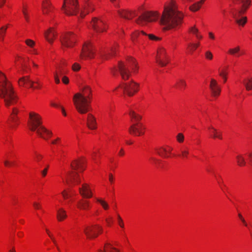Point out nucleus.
Returning <instances> with one entry per match:
<instances>
[{
    "label": "nucleus",
    "instance_id": "obj_1",
    "mask_svg": "<svg viewBox=\"0 0 252 252\" xmlns=\"http://www.w3.org/2000/svg\"><path fill=\"white\" fill-rule=\"evenodd\" d=\"M184 17L185 14L179 10L176 1L170 0L164 5L160 23L165 26V30L177 29L182 26Z\"/></svg>",
    "mask_w": 252,
    "mask_h": 252
},
{
    "label": "nucleus",
    "instance_id": "obj_2",
    "mask_svg": "<svg viewBox=\"0 0 252 252\" xmlns=\"http://www.w3.org/2000/svg\"><path fill=\"white\" fill-rule=\"evenodd\" d=\"M92 99L91 89L89 86H86L80 92L74 94L72 101L78 112L84 114L90 111Z\"/></svg>",
    "mask_w": 252,
    "mask_h": 252
},
{
    "label": "nucleus",
    "instance_id": "obj_3",
    "mask_svg": "<svg viewBox=\"0 0 252 252\" xmlns=\"http://www.w3.org/2000/svg\"><path fill=\"white\" fill-rule=\"evenodd\" d=\"M0 97L4 99L5 105L7 107L16 104L18 100L11 84L8 81L5 74L1 71H0Z\"/></svg>",
    "mask_w": 252,
    "mask_h": 252
},
{
    "label": "nucleus",
    "instance_id": "obj_4",
    "mask_svg": "<svg viewBox=\"0 0 252 252\" xmlns=\"http://www.w3.org/2000/svg\"><path fill=\"white\" fill-rule=\"evenodd\" d=\"M118 68L123 80H127L131 74H136L138 72L139 66L136 59L131 57L126 59V62H119Z\"/></svg>",
    "mask_w": 252,
    "mask_h": 252
},
{
    "label": "nucleus",
    "instance_id": "obj_5",
    "mask_svg": "<svg viewBox=\"0 0 252 252\" xmlns=\"http://www.w3.org/2000/svg\"><path fill=\"white\" fill-rule=\"evenodd\" d=\"M78 39V35L71 31L63 32L60 37V42L63 50L71 49L76 46Z\"/></svg>",
    "mask_w": 252,
    "mask_h": 252
},
{
    "label": "nucleus",
    "instance_id": "obj_6",
    "mask_svg": "<svg viewBox=\"0 0 252 252\" xmlns=\"http://www.w3.org/2000/svg\"><path fill=\"white\" fill-rule=\"evenodd\" d=\"M96 50L93 43L90 40H87L82 46L79 55V60L81 61L91 60L94 58Z\"/></svg>",
    "mask_w": 252,
    "mask_h": 252
},
{
    "label": "nucleus",
    "instance_id": "obj_7",
    "mask_svg": "<svg viewBox=\"0 0 252 252\" xmlns=\"http://www.w3.org/2000/svg\"><path fill=\"white\" fill-rule=\"evenodd\" d=\"M87 26L89 29L93 30L98 33L106 32L108 29V26L105 21L101 18L95 17L92 18Z\"/></svg>",
    "mask_w": 252,
    "mask_h": 252
},
{
    "label": "nucleus",
    "instance_id": "obj_8",
    "mask_svg": "<svg viewBox=\"0 0 252 252\" xmlns=\"http://www.w3.org/2000/svg\"><path fill=\"white\" fill-rule=\"evenodd\" d=\"M78 0H63L62 11L65 15L73 16L77 14L79 11Z\"/></svg>",
    "mask_w": 252,
    "mask_h": 252
},
{
    "label": "nucleus",
    "instance_id": "obj_9",
    "mask_svg": "<svg viewBox=\"0 0 252 252\" xmlns=\"http://www.w3.org/2000/svg\"><path fill=\"white\" fill-rule=\"evenodd\" d=\"M103 228L98 224H94L86 226L84 229V233L87 239L93 240L101 234Z\"/></svg>",
    "mask_w": 252,
    "mask_h": 252
},
{
    "label": "nucleus",
    "instance_id": "obj_10",
    "mask_svg": "<svg viewBox=\"0 0 252 252\" xmlns=\"http://www.w3.org/2000/svg\"><path fill=\"white\" fill-rule=\"evenodd\" d=\"M159 15L158 11H148L139 16L136 19V23L140 25H144L146 22H155L158 20Z\"/></svg>",
    "mask_w": 252,
    "mask_h": 252
},
{
    "label": "nucleus",
    "instance_id": "obj_11",
    "mask_svg": "<svg viewBox=\"0 0 252 252\" xmlns=\"http://www.w3.org/2000/svg\"><path fill=\"white\" fill-rule=\"evenodd\" d=\"M42 117L38 113L32 111L29 113L28 126L31 130L34 131L42 126Z\"/></svg>",
    "mask_w": 252,
    "mask_h": 252
},
{
    "label": "nucleus",
    "instance_id": "obj_12",
    "mask_svg": "<svg viewBox=\"0 0 252 252\" xmlns=\"http://www.w3.org/2000/svg\"><path fill=\"white\" fill-rule=\"evenodd\" d=\"M144 35H146V33L144 31H135L130 35V40L133 45L140 51H143L146 48V44L140 41L141 36Z\"/></svg>",
    "mask_w": 252,
    "mask_h": 252
},
{
    "label": "nucleus",
    "instance_id": "obj_13",
    "mask_svg": "<svg viewBox=\"0 0 252 252\" xmlns=\"http://www.w3.org/2000/svg\"><path fill=\"white\" fill-rule=\"evenodd\" d=\"M208 87L211 97L214 99L218 98L221 92V88L218 81L214 78H210Z\"/></svg>",
    "mask_w": 252,
    "mask_h": 252
},
{
    "label": "nucleus",
    "instance_id": "obj_14",
    "mask_svg": "<svg viewBox=\"0 0 252 252\" xmlns=\"http://www.w3.org/2000/svg\"><path fill=\"white\" fill-rule=\"evenodd\" d=\"M170 61V58L166 49L162 47L157 50L156 62L161 66H166Z\"/></svg>",
    "mask_w": 252,
    "mask_h": 252
},
{
    "label": "nucleus",
    "instance_id": "obj_15",
    "mask_svg": "<svg viewBox=\"0 0 252 252\" xmlns=\"http://www.w3.org/2000/svg\"><path fill=\"white\" fill-rule=\"evenodd\" d=\"M140 90V85L134 81L124 83V94L131 97L136 94Z\"/></svg>",
    "mask_w": 252,
    "mask_h": 252
},
{
    "label": "nucleus",
    "instance_id": "obj_16",
    "mask_svg": "<svg viewBox=\"0 0 252 252\" xmlns=\"http://www.w3.org/2000/svg\"><path fill=\"white\" fill-rule=\"evenodd\" d=\"M146 126L141 123H133L128 128V132L134 136H142L146 131Z\"/></svg>",
    "mask_w": 252,
    "mask_h": 252
},
{
    "label": "nucleus",
    "instance_id": "obj_17",
    "mask_svg": "<svg viewBox=\"0 0 252 252\" xmlns=\"http://www.w3.org/2000/svg\"><path fill=\"white\" fill-rule=\"evenodd\" d=\"M93 185L86 183H83L79 188V192L84 198H91L94 196Z\"/></svg>",
    "mask_w": 252,
    "mask_h": 252
},
{
    "label": "nucleus",
    "instance_id": "obj_18",
    "mask_svg": "<svg viewBox=\"0 0 252 252\" xmlns=\"http://www.w3.org/2000/svg\"><path fill=\"white\" fill-rule=\"evenodd\" d=\"M117 13L120 17L127 20L133 19L138 14L137 10L130 9H119Z\"/></svg>",
    "mask_w": 252,
    "mask_h": 252
},
{
    "label": "nucleus",
    "instance_id": "obj_19",
    "mask_svg": "<svg viewBox=\"0 0 252 252\" xmlns=\"http://www.w3.org/2000/svg\"><path fill=\"white\" fill-rule=\"evenodd\" d=\"M173 148L169 145H164L159 147L157 150V154L165 158H171L175 155L172 154Z\"/></svg>",
    "mask_w": 252,
    "mask_h": 252
},
{
    "label": "nucleus",
    "instance_id": "obj_20",
    "mask_svg": "<svg viewBox=\"0 0 252 252\" xmlns=\"http://www.w3.org/2000/svg\"><path fill=\"white\" fill-rule=\"evenodd\" d=\"M29 58L24 55H17L15 58L14 63L17 66H19L23 70L26 71L29 68Z\"/></svg>",
    "mask_w": 252,
    "mask_h": 252
},
{
    "label": "nucleus",
    "instance_id": "obj_21",
    "mask_svg": "<svg viewBox=\"0 0 252 252\" xmlns=\"http://www.w3.org/2000/svg\"><path fill=\"white\" fill-rule=\"evenodd\" d=\"M70 166L73 170L83 172L86 168V160L84 158L75 159L72 161Z\"/></svg>",
    "mask_w": 252,
    "mask_h": 252
},
{
    "label": "nucleus",
    "instance_id": "obj_22",
    "mask_svg": "<svg viewBox=\"0 0 252 252\" xmlns=\"http://www.w3.org/2000/svg\"><path fill=\"white\" fill-rule=\"evenodd\" d=\"M46 40L50 44H52L58 36V32L55 27H50L44 33Z\"/></svg>",
    "mask_w": 252,
    "mask_h": 252
},
{
    "label": "nucleus",
    "instance_id": "obj_23",
    "mask_svg": "<svg viewBox=\"0 0 252 252\" xmlns=\"http://www.w3.org/2000/svg\"><path fill=\"white\" fill-rule=\"evenodd\" d=\"M94 10V6L90 0H85L82 6L80 15L82 18L84 17L86 14Z\"/></svg>",
    "mask_w": 252,
    "mask_h": 252
},
{
    "label": "nucleus",
    "instance_id": "obj_24",
    "mask_svg": "<svg viewBox=\"0 0 252 252\" xmlns=\"http://www.w3.org/2000/svg\"><path fill=\"white\" fill-rule=\"evenodd\" d=\"M41 9L43 15H49L53 12L54 7L50 0H42Z\"/></svg>",
    "mask_w": 252,
    "mask_h": 252
},
{
    "label": "nucleus",
    "instance_id": "obj_25",
    "mask_svg": "<svg viewBox=\"0 0 252 252\" xmlns=\"http://www.w3.org/2000/svg\"><path fill=\"white\" fill-rule=\"evenodd\" d=\"M36 130L38 135L45 140H49L53 135L52 131L43 126L39 127Z\"/></svg>",
    "mask_w": 252,
    "mask_h": 252
},
{
    "label": "nucleus",
    "instance_id": "obj_26",
    "mask_svg": "<svg viewBox=\"0 0 252 252\" xmlns=\"http://www.w3.org/2000/svg\"><path fill=\"white\" fill-rule=\"evenodd\" d=\"M207 131L209 137L213 139L222 140L223 139L222 131L210 126L208 127Z\"/></svg>",
    "mask_w": 252,
    "mask_h": 252
},
{
    "label": "nucleus",
    "instance_id": "obj_27",
    "mask_svg": "<svg viewBox=\"0 0 252 252\" xmlns=\"http://www.w3.org/2000/svg\"><path fill=\"white\" fill-rule=\"evenodd\" d=\"M63 180H65L67 184L72 182L78 184L81 182V177L75 172H68Z\"/></svg>",
    "mask_w": 252,
    "mask_h": 252
},
{
    "label": "nucleus",
    "instance_id": "obj_28",
    "mask_svg": "<svg viewBox=\"0 0 252 252\" xmlns=\"http://www.w3.org/2000/svg\"><path fill=\"white\" fill-rule=\"evenodd\" d=\"M98 252H120V250L115 244L106 242L104 244L103 248L99 249Z\"/></svg>",
    "mask_w": 252,
    "mask_h": 252
},
{
    "label": "nucleus",
    "instance_id": "obj_29",
    "mask_svg": "<svg viewBox=\"0 0 252 252\" xmlns=\"http://www.w3.org/2000/svg\"><path fill=\"white\" fill-rule=\"evenodd\" d=\"M232 1L237 4H241V8L239 10V13L240 14H243L246 12L251 5V0H231Z\"/></svg>",
    "mask_w": 252,
    "mask_h": 252
},
{
    "label": "nucleus",
    "instance_id": "obj_30",
    "mask_svg": "<svg viewBox=\"0 0 252 252\" xmlns=\"http://www.w3.org/2000/svg\"><path fill=\"white\" fill-rule=\"evenodd\" d=\"M25 43L29 48L28 50L29 54L33 55H38L39 52L38 50L35 48L36 44L34 40L31 39H27L25 40Z\"/></svg>",
    "mask_w": 252,
    "mask_h": 252
},
{
    "label": "nucleus",
    "instance_id": "obj_31",
    "mask_svg": "<svg viewBox=\"0 0 252 252\" xmlns=\"http://www.w3.org/2000/svg\"><path fill=\"white\" fill-rule=\"evenodd\" d=\"M19 113V110L18 108L14 107L12 109V112L10 114L8 122L11 124L12 127L15 126L18 124V114Z\"/></svg>",
    "mask_w": 252,
    "mask_h": 252
},
{
    "label": "nucleus",
    "instance_id": "obj_32",
    "mask_svg": "<svg viewBox=\"0 0 252 252\" xmlns=\"http://www.w3.org/2000/svg\"><path fill=\"white\" fill-rule=\"evenodd\" d=\"M77 207L80 210L89 211L92 208V205L90 201L81 199L77 202Z\"/></svg>",
    "mask_w": 252,
    "mask_h": 252
},
{
    "label": "nucleus",
    "instance_id": "obj_33",
    "mask_svg": "<svg viewBox=\"0 0 252 252\" xmlns=\"http://www.w3.org/2000/svg\"><path fill=\"white\" fill-rule=\"evenodd\" d=\"M119 47V44L117 43H114L110 49L104 53L105 59L108 60L115 56L118 51Z\"/></svg>",
    "mask_w": 252,
    "mask_h": 252
},
{
    "label": "nucleus",
    "instance_id": "obj_34",
    "mask_svg": "<svg viewBox=\"0 0 252 252\" xmlns=\"http://www.w3.org/2000/svg\"><path fill=\"white\" fill-rule=\"evenodd\" d=\"M87 125L88 127L91 130L97 128V123L95 117L91 113L87 115Z\"/></svg>",
    "mask_w": 252,
    "mask_h": 252
},
{
    "label": "nucleus",
    "instance_id": "obj_35",
    "mask_svg": "<svg viewBox=\"0 0 252 252\" xmlns=\"http://www.w3.org/2000/svg\"><path fill=\"white\" fill-rule=\"evenodd\" d=\"M200 46V43L199 41L196 42L189 43L186 48L187 54L192 55Z\"/></svg>",
    "mask_w": 252,
    "mask_h": 252
},
{
    "label": "nucleus",
    "instance_id": "obj_36",
    "mask_svg": "<svg viewBox=\"0 0 252 252\" xmlns=\"http://www.w3.org/2000/svg\"><path fill=\"white\" fill-rule=\"evenodd\" d=\"M94 198L95 202L99 204L104 211L109 210L110 205L104 198L100 197H94Z\"/></svg>",
    "mask_w": 252,
    "mask_h": 252
},
{
    "label": "nucleus",
    "instance_id": "obj_37",
    "mask_svg": "<svg viewBox=\"0 0 252 252\" xmlns=\"http://www.w3.org/2000/svg\"><path fill=\"white\" fill-rule=\"evenodd\" d=\"M189 32L194 35L199 41L203 38L202 34L195 25L190 27L189 29Z\"/></svg>",
    "mask_w": 252,
    "mask_h": 252
},
{
    "label": "nucleus",
    "instance_id": "obj_38",
    "mask_svg": "<svg viewBox=\"0 0 252 252\" xmlns=\"http://www.w3.org/2000/svg\"><path fill=\"white\" fill-rule=\"evenodd\" d=\"M31 80L28 76H24L20 78L18 80L19 86L26 88H30L31 86Z\"/></svg>",
    "mask_w": 252,
    "mask_h": 252
},
{
    "label": "nucleus",
    "instance_id": "obj_39",
    "mask_svg": "<svg viewBox=\"0 0 252 252\" xmlns=\"http://www.w3.org/2000/svg\"><path fill=\"white\" fill-rule=\"evenodd\" d=\"M67 218L66 211L63 208H60L57 211V220L59 222L64 221Z\"/></svg>",
    "mask_w": 252,
    "mask_h": 252
},
{
    "label": "nucleus",
    "instance_id": "obj_40",
    "mask_svg": "<svg viewBox=\"0 0 252 252\" xmlns=\"http://www.w3.org/2000/svg\"><path fill=\"white\" fill-rule=\"evenodd\" d=\"M228 71V67L226 66L221 67L219 69V75L223 80L224 83L227 81Z\"/></svg>",
    "mask_w": 252,
    "mask_h": 252
},
{
    "label": "nucleus",
    "instance_id": "obj_41",
    "mask_svg": "<svg viewBox=\"0 0 252 252\" xmlns=\"http://www.w3.org/2000/svg\"><path fill=\"white\" fill-rule=\"evenodd\" d=\"M129 116L131 121L133 123H140L141 120V116L133 110H129Z\"/></svg>",
    "mask_w": 252,
    "mask_h": 252
},
{
    "label": "nucleus",
    "instance_id": "obj_42",
    "mask_svg": "<svg viewBox=\"0 0 252 252\" xmlns=\"http://www.w3.org/2000/svg\"><path fill=\"white\" fill-rule=\"evenodd\" d=\"M64 72L65 71L63 68L59 67L54 73V80L56 84H59L60 83V76H62Z\"/></svg>",
    "mask_w": 252,
    "mask_h": 252
},
{
    "label": "nucleus",
    "instance_id": "obj_43",
    "mask_svg": "<svg viewBox=\"0 0 252 252\" xmlns=\"http://www.w3.org/2000/svg\"><path fill=\"white\" fill-rule=\"evenodd\" d=\"M206 0H200L193 4L189 7V10L192 12H196L199 10L205 3Z\"/></svg>",
    "mask_w": 252,
    "mask_h": 252
},
{
    "label": "nucleus",
    "instance_id": "obj_44",
    "mask_svg": "<svg viewBox=\"0 0 252 252\" xmlns=\"http://www.w3.org/2000/svg\"><path fill=\"white\" fill-rule=\"evenodd\" d=\"M10 26V24H6L0 28V41H4L6 31Z\"/></svg>",
    "mask_w": 252,
    "mask_h": 252
},
{
    "label": "nucleus",
    "instance_id": "obj_45",
    "mask_svg": "<svg viewBox=\"0 0 252 252\" xmlns=\"http://www.w3.org/2000/svg\"><path fill=\"white\" fill-rule=\"evenodd\" d=\"M187 86V83L185 80L184 79H179L178 80L175 85H174V87L179 90H184Z\"/></svg>",
    "mask_w": 252,
    "mask_h": 252
},
{
    "label": "nucleus",
    "instance_id": "obj_46",
    "mask_svg": "<svg viewBox=\"0 0 252 252\" xmlns=\"http://www.w3.org/2000/svg\"><path fill=\"white\" fill-rule=\"evenodd\" d=\"M236 163L238 166L240 167H244L246 165L247 162L244 157L242 154H238L236 157Z\"/></svg>",
    "mask_w": 252,
    "mask_h": 252
},
{
    "label": "nucleus",
    "instance_id": "obj_47",
    "mask_svg": "<svg viewBox=\"0 0 252 252\" xmlns=\"http://www.w3.org/2000/svg\"><path fill=\"white\" fill-rule=\"evenodd\" d=\"M240 46H237L234 48L229 49L227 51V53L230 55L239 57L241 55L240 54Z\"/></svg>",
    "mask_w": 252,
    "mask_h": 252
},
{
    "label": "nucleus",
    "instance_id": "obj_48",
    "mask_svg": "<svg viewBox=\"0 0 252 252\" xmlns=\"http://www.w3.org/2000/svg\"><path fill=\"white\" fill-rule=\"evenodd\" d=\"M22 13L26 21L29 23L30 21L29 10L27 5L25 4H24L23 5Z\"/></svg>",
    "mask_w": 252,
    "mask_h": 252
},
{
    "label": "nucleus",
    "instance_id": "obj_49",
    "mask_svg": "<svg viewBox=\"0 0 252 252\" xmlns=\"http://www.w3.org/2000/svg\"><path fill=\"white\" fill-rule=\"evenodd\" d=\"M116 219L117 224L121 228L122 231H124L125 229V222L119 213H117Z\"/></svg>",
    "mask_w": 252,
    "mask_h": 252
},
{
    "label": "nucleus",
    "instance_id": "obj_50",
    "mask_svg": "<svg viewBox=\"0 0 252 252\" xmlns=\"http://www.w3.org/2000/svg\"><path fill=\"white\" fill-rule=\"evenodd\" d=\"M243 83L247 91L252 90V76L246 79Z\"/></svg>",
    "mask_w": 252,
    "mask_h": 252
},
{
    "label": "nucleus",
    "instance_id": "obj_51",
    "mask_svg": "<svg viewBox=\"0 0 252 252\" xmlns=\"http://www.w3.org/2000/svg\"><path fill=\"white\" fill-rule=\"evenodd\" d=\"M31 86L30 88L33 90L40 89L42 86V84L38 79H36L35 81H32L31 82Z\"/></svg>",
    "mask_w": 252,
    "mask_h": 252
},
{
    "label": "nucleus",
    "instance_id": "obj_52",
    "mask_svg": "<svg viewBox=\"0 0 252 252\" xmlns=\"http://www.w3.org/2000/svg\"><path fill=\"white\" fill-rule=\"evenodd\" d=\"M189 154V152L188 148L187 147H183L181 149V154L179 155V157L183 159H187Z\"/></svg>",
    "mask_w": 252,
    "mask_h": 252
},
{
    "label": "nucleus",
    "instance_id": "obj_53",
    "mask_svg": "<svg viewBox=\"0 0 252 252\" xmlns=\"http://www.w3.org/2000/svg\"><path fill=\"white\" fill-rule=\"evenodd\" d=\"M113 92L116 95L121 94L122 93L124 94V83L120 84L113 90Z\"/></svg>",
    "mask_w": 252,
    "mask_h": 252
},
{
    "label": "nucleus",
    "instance_id": "obj_54",
    "mask_svg": "<svg viewBox=\"0 0 252 252\" xmlns=\"http://www.w3.org/2000/svg\"><path fill=\"white\" fill-rule=\"evenodd\" d=\"M234 18L236 19V22L237 24L239 26H244L247 23V19L246 16L242 17V18H238L236 15L234 16Z\"/></svg>",
    "mask_w": 252,
    "mask_h": 252
},
{
    "label": "nucleus",
    "instance_id": "obj_55",
    "mask_svg": "<svg viewBox=\"0 0 252 252\" xmlns=\"http://www.w3.org/2000/svg\"><path fill=\"white\" fill-rule=\"evenodd\" d=\"M101 152L100 150L99 149H95L94 150L92 153V158L94 161V162H96L97 159L100 157Z\"/></svg>",
    "mask_w": 252,
    "mask_h": 252
},
{
    "label": "nucleus",
    "instance_id": "obj_56",
    "mask_svg": "<svg viewBox=\"0 0 252 252\" xmlns=\"http://www.w3.org/2000/svg\"><path fill=\"white\" fill-rule=\"evenodd\" d=\"M176 141L179 143H183L185 140V136L182 133H179L176 136Z\"/></svg>",
    "mask_w": 252,
    "mask_h": 252
},
{
    "label": "nucleus",
    "instance_id": "obj_57",
    "mask_svg": "<svg viewBox=\"0 0 252 252\" xmlns=\"http://www.w3.org/2000/svg\"><path fill=\"white\" fill-rule=\"evenodd\" d=\"M146 36H148L149 39L152 41H158L161 40V38L158 36H156L153 34H147Z\"/></svg>",
    "mask_w": 252,
    "mask_h": 252
},
{
    "label": "nucleus",
    "instance_id": "obj_58",
    "mask_svg": "<svg viewBox=\"0 0 252 252\" xmlns=\"http://www.w3.org/2000/svg\"><path fill=\"white\" fill-rule=\"evenodd\" d=\"M70 191L67 190H63L62 192V195L64 199H67L69 197H70Z\"/></svg>",
    "mask_w": 252,
    "mask_h": 252
},
{
    "label": "nucleus",
    "instance_id": "obj_59",
    "mask_svg": "<svg viewBox=\"0 0 252 252\" xmlns=\"http://www.w3.org/2000/svg\"><path fill=\"white\" fill-rule=\"evenodd\" d=\"M51 144L54 145H60L62 144L61 138L57 137L55 139H53L51 141Z\"/></svg>",
    "mask_w": 252,
    "mask_h": 252
},
{
    "label": "nucleus",
    "instance_id": "obj_60",
    "mask_svg": "<svg viewBox=\"0 0 252 252\" xmlns=\"http://www.w3.org/2000/svg\"><path fill=\"white\" fill-rule=\"evenodd\" d=\"M105 221L107 225L109 227L112 226L113 224V219L111 216H108L105 219Z\"/></svg>",
    "mask_w": 252,
    "mask_h": 252
},
{
    "label": "nucleus",
    "instance_id": "obj_61",
    "mask_svg": "<svg viewBox=\"0 0 252 252\" xmlns=\"http://www.w3.org/2000/svg\"><path fill=\"white\" fill-rule=\"evenodd\" d=\"M80 68H81V65H80L79 63H75L72 65V69L74 71H78L80 69Z\"/></svg>",
    "mask_w": 252,
    "mask_h": 252
},
{
    "label": "nucleus",
    "instance_id": "obj_62",
    "mask_svg": "<svg viewBox=\"0 0 252 252\" xmlns=\"http://www.w3.org/2000/svg\"><path fill=\"white\" fill-rule=\"evenodd\" d=\"M219 187L224 193L228 192V188L224 183H221V185L219 186Z\"/></svg>",
    "mask_w": 252,
    "mask_h": 252
},
{
    "label": "nucleus",
    "instance_id": "obj_63",
    "mask_svg": "<svg viewBox=\"0 0 252 252\" xmlns=\"http://www.w3.org/2000/svg\"><path fill=\"white\" fill-rule=\"evenodd\" d=\"M205 58L209 60H212L213 58V55L211 52L207 51L205 54Z\"/></svg>",
    "mask_w": 252,
    "mask_h": 252
},
{
    "label": "nucleus",
    "instance_id": "obj_64",
    "mask_svg": "<svg viewBox=\"0 0 252 252\" xmlns=\"http://www.w3.org/2000/svg\"><path fill=\"white\" fill-rule=\"evenodd\" d=\"M246 156L249 163L252 166V152L247 153Z\"/></svg>",
    "mask_w": 252,
    "mask_h": 252
}]
</instances>
